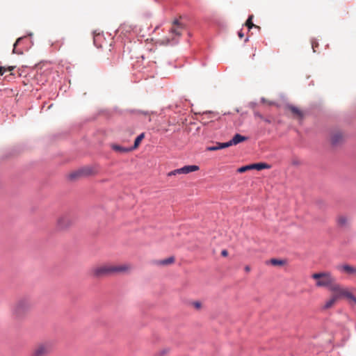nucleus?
Segmentation results:
<instances>
[{"label":"nucleus","instance_id":"obj_1","mask_svg":"<svg viewBox=\"0 0 356 356\" xmlns=\"http://www.w3.org/2000/svg\"><path fill=\"white\" fill-rule=\"evenodd\" d=\"M131 269L132 266L130 264H106L94 267L91 270V273L96 277H102L113 275L126 274L129 273Z\"/></svg>","mask_w":356,"mask_h":356},{"label":"nucleus","instance_id":"obj_2","mask_svg":"<svg viewBox=\"0 0 356 356\" xmlns=\"http://www.w3.org/2000/svg\"><path fill=\"white\" fill-rule=\"evenodd\" d=\"M32 308L31 299L23 297L18 299L12 306L11 314L15 319L24 318Z\"/></svg>","mask_w":356,"mask_h":356},{"label":"nucleus","instance_id":"obj_3","mask_svg":"<svg viewBox=\"0 0 356 356\" xmlns=\"http://www.w3.org/2000/svg\"><path fill=\"white\" fill-rule=\"evenodd\" d=\"M312 278L316 280V286L330 288L336 280L331 273L327 271L316 273L312 275Z\"/></svg>","mask_w":356,"mask_h":356},{"label":"nucleus","instance_id":"obj_4","mask_svg":"<svg viewBox=\"0 0 356 356\" xmlns=\"http://www.w3.org/2000/svg\"><path fill=\"white\" fill-rule=\"evenodd\" d=\"M332 293L331 296L339 300L341 298H346L351 300L356 304V297L354 296L347 289L343 288L336 280L328 289Z\"/></svg>","mask_w":356,"mask_h":356},{"label":"nucleus","instance_id":"obj_5","mask_svg":"<svg viewBox=\"0 0 356 356\" xmlns=\"http://www.w3.org/2000/svg\"><path fill=\"white\" fill-rule=\"evenodd\" d=\"M76 222L75 216L70 213L60 215L56 222V229L58 231H65L70 229Z\"/></svg>","mask_w":356,"mask_h":356},{"label":"nucleus","instance_id":"obj_6","mask_svg":"<svg viewBox=\"0 0 356 356\" xmlns=\"http://www.w3.org/2000/svg\"><path fill=\"white\" fill-rule=\"evenodd\" d=\"M52 350L53 345L51 342L43 341L35 346L31 356H48Z\"/></svg>","mask_w":356,"mask_h":356},{"label":"nucleus","instance_id":"obj_7","mask_svg":"<svg viewBox=\"0 0 356 356\" xmlns=\"http://www.w3.org/2000/svg\"><path fill=\"white\" fill-rule=\"evenodd\" d=\"M97 172V170L96 168L92 166H86L71 172L69 175V178L71 180H75L83 177L95 175Z\"/></svg>","mask_w":356,"mask_h":356},{"label":"nucleus","instance_id":"obj_8","mask_svg":"<svg viewBox=\"0 0 356 356\" xmlns=\"http://www.w3.org/2000/svg\"><path fill=\"white\" fill-rule=\"evenodd\" d=\"M335 268L342 274L356 277V266L348 264H341L337 265Z\"/></svg>","mask_w":356,"mask_h":356},{"label":"nucleus","instance_id":"obj_9","mask_svg":"<svg viewBox=\"0 0 356 356\" xmlns=\"http://www.w3.org/2000/svg\"><path fill=\"white\" fill-rule=\"evenodd\" d=\"M200 169L196 165H185L181 168L176 169L168 173V176H174L179 174H188L190 172L197 171Z\"/></svg>","mask_w":356,"mask_h":356},{"label":"nucleus","instance_id":"obj_10","mask_svg":"<svg viewBox=\"0 0 356 356\" xmlns=\"http://www.w3.org/2000/svg\"><path fill=\"white\" fill-rule=\"evenodd\" d=\"M343 140V135L339 131H333L330 136V140L333 145L340 144Z\"/></svg>","mask_w":356,"mask_h":356},{"label":"nucleus","instance_id":"obj_11","mask_svg":"<svg viewBox=\"0 0 356 356\" xmlns=\"http://www.w3.org/2000/svg\"><path fill=\"white\" fill-rule=\"evenodd\" d=\"M350 218L345 215H339L337 217V225L341 228L348 227L350 225Z\"/></svg>","mask_w":356,"mask_h":356},{"label":"nucleus","instance_id":"obj_12","mask_svg":"<svg viewBox=\"0 0 356 356\" xmlns=\"http://www.w3.org/2000/svg\"><path fill=\"white\" fill-rule=\"evenodd\" d=\"M142 59H147L149 62H152L153 63H156V60L158 58L157 54H155V51L152 49H149L145 54L141 56Z\"/></svg>","mask_w":356,"mask_h":356},{"label":"nucleus","instance_id":"obj_13","mask_svg":"<svg viewBox=\"0 0 356 356\" xmlns=\"http://www.w3.org/2000/svg\"><path fill=\"white\" fill-rule=\"evenodd\" d=\"M287 108L289 111L291 112V113L295 118L301 119L303 117L302 111L300 110L298 107L293 105H289L287 106Z\"/></svg>","mask_w":356,"mask_h":356},{"label":"nucleus","instance_id":"obj_14","mask_svg":"<svg viewBox=\"0 0 356 356\" xmlns=\"http://www.w3.org/2000/svg\"><path fill=\"white\" fill-rule=\"evenodd\" d=\"M183 29L182 25L179 22L177 19L173 22V26L171 29L170 32L176 35H180Z\"/></svg>","mask_w":356,"mask_h":356},{"label":"nucleus","instance_id":"obj_15","mask_svg":"<svg viewBox=\"0 0 356 356\" xmlns=\"http://www.w3.org/2000/svg\"><path fill=\"white\" fill-rule=\"evenodd\" d=\"M247 139V137L236 134L234 135L233 138L230 140V142L232 143V145H236L241 142L245 141Z\"/></svg>","mask_w":356,"mask_h":356},{"label":"nucleus","instance_id":"obj_16","mask_svg":"<svg viewBox=\"0 0 356 356\" xmlns=\"http://www.w3.org/2000/svg\"><path fill=\"white\" fill-rule=\"evenodd\" d=\"M338 300V299L331 296L330 298L325 302L323 309H327L332 307Z\"/></svg>","mask_w":356,"mask_h":356},{"label":"nucleus","instance_id":"obj_17","mask_svg":"<svg viewBox=\"0 0 356 356\" xmlns=\"http://www.w3.org/2000/svg\"><path fill=\"white\" fill-rule=\"evenodd\" d=\"M269 263L273 266H282L286 264V261L285 259H271Z\"/></svg>","mask_w":356,"mask_h":356},{"label":"nucleus","instance_id":"obj_18","mask_svg":"<svg viewBox=\"0 0 356 356\" xmlns=\"http://www.w3.org/2000/svg\"><path fill=\"white\" fill-rule=\"evenodd\" d=\"M252 170L254 169V170H261L263 169H268L270 168L269 165L264 163H254V164H252Z\"/></svg>","mask_w":356,"mask_h":356},{"label":"nucleus","instance_id":"obj_19","mask_svg":"<svg viewBox=\"0 0 356 356\" xmlns=\"http://www.w3.org/2000/svg\"><path fill=\"white\" fill-rule=\"evenodd\" d=\"M112 148H113V149H114L116 152H122V153L129 152L132 150L131 148H126V147H123L120 145H113L112 146Z\"/></svg>","mask_w":356,"mask_h":356},{"label":"nucleus","instance_id":"obj_20","mask_svg":"<svg viewBox=\"0 0 356 356\" xmlns=\"http://www.w3.org/2000/svg\"><path fill=\"white\" fill-rule=\"evenodd\" d=\"M144 137H145V134H144V133H142L141 134H140V135H139V136L136 138V140H135V141H134V146H133L132 147H131L132 150H133V149H136V148L139 146V145H140V143L141 140L144 138Z\"/></svg>","mask_w":356,"mask_h":356},{"label":"nucleus","instance_id":"obj_21","mask_svg":"<svg viewBox=\"0 0 356 356\" xmlns=\"http://www.w3.org/2000/svg\"><path fill=\"white\" fill-rule=\"evenodd\" d=\"M252 19H253V15H250L245 22V26H248V28L249 29H252V27H256V28H258L259 29V26H257L256 25H254L253 23H252Z\"/></svg>","mask_w":356,"mask_h":356},{"label":"nucleus","instance_id":"obj_22","mask_svg":"<svg viewBox=\"0 0 356 356\" xmlns=\"http://www.w3.org/2000/svg\"><path fill=\"white\" fill-rule=\"evenodd\" d=\"M174 261H175V258L173 257H170L168 259L160 261L159 264L163 266H167V265L174 263Z\"/></svg>","mask_w":356,"mask_h":356},{"label":"nucleus","instance_id":"obj_23","mask_svg":"<svg viewBox=\"0 0 356 356\" xmlns=\"http://www.w3.org/2000/svg\"><path fill=\"white\" fill-rule=\"evenodd\" d=\"M252 170V164L248 165H245V166H242V167L239 168L238 169V172H240V173H243V172H246L247 170Z\"/></svg>","mask_w":356,"mask_h":356},{"label":"nucleus","instance_id":"obj_24","mask_svg":"<svg viewBox=\"0 0 356 356\" xmlns=\"http://www.w3.org/2000/svg\"><path fill=\"white\" fill-rule=\"evenodd\" d=\"M220 149L219 143H217L216 145L213 146H209L207 147V150L208 151H216Z\"/></svg>","mask_w":356,"mask_h":356},{"label":"nucleus","instance_id":"obj_25","mask_svg":"<svg viewBox=\"0 0 356 356\" xmlns=\"http://www.w3.org/2000/svg\"><path fill=\"white\" fill-rule=\"evenodd\" d=\"M219 145H220V147L221 149L229 147L232 146V143L229 140L227 143H219Z\"/></svg>","mask_w":356,"mask_h":356},{"label":"nucleus","instance_id":"obj_26","mask_svg":"<svg viewBox=\"0 0 356 356\" xmlns=\"http://www.w3.org/2000/svg\"><path fill=\"white\" fill-rule=\"evenodd\" d=\"M192 305L194 308H195L196 309H201L202 307V304L199 301H196V302H192Z\"/></svg>","mask_w":356,"mask_h":356},{"label":"nucleus","instance_id":"obj_27","mask_svg":"<svg viewBox=\"0 0 356 356\" xmlns=\"http://www.w3.org/2000/svg\"><path fill=\"white\" fill-rule=\"evenodd\" d=\"M312 46L314 52H316V49L318 47V42H316V41H312Z\"/></svg>","mask_w":356,"mask_h":356},{"label":"nucleus","instance_id":"obj_28","mask_svg":"<svg viewBox=\"0 0 356 356\" xmlns=\"http://www.w3.org/2000/svg\"><path fill=\"white\" fill-rule=\"evenodd\" d=\"M6 72V67L0 65V75H3Z\"/></svg>","mask_w":356,"mask_h":356},{"label":"nucleus","instance_id":"obj_29","mask_svg":"<svg viewBox=\"0 0 356 356\" xmlns=\"http://www.w3.org/2000/svg\"><path fill=\"white\" fill-rule=\"evenodd\" d=\"M254 115H255L256 117L259 118H260V119H261V120H264V116H263L261 114H260L259 113H258V112H255V113H254Z\"/></svg>","mask_w":356,"mask_h":356},{"label":"nucleus","instance_id":"obj_30","mask_svg":"<svg viewBox=\"0 0 356 356\" xmlns=\"http://www.w3.org/2000/svg\"><path fill=\"white\" fill-rule=\"evenodd\" d=\"M221 255L223 257H227L228 255V252L226 250H223L221 252Z\"/></svg>","mask_w":356,"mask_h":356},{"label":"nucleus","instance_id":"obj_31","mask_svg":"<svg viewBox=\"0 0 356 356\" xmlns=\"http://www.w3.org/2000/svg\"><path fill=\"white\" fill-rule=\"evenodd\" d=\"M21 40H22V38H19L16 40L15 43L14 44V49H13V52H15V47H16V46L17 45L18 42H19Z\"/></svg>","mask_w":356,"mask_h":356},{"label":"nucleus","instance_id":"obj_32","mask_svg":"<svg viewBox=\"0 0 356 356\" xmlns=\"http://www.w3.org/2000/svg\"><path fill=\"white\" fill-rule=\"evenodd\" d=\"M15 66H10V67H8L7 68L6 67V71L11 72V71H13L15 69Z\"/></svg>","mask_w":356,"mask_h":356},{"label":"nucleus","instance_id":"obj_33","mask_svg":"<svg viewBox=\"0 0 356 356\" xmlns=\"http://www.w3.org/2000/svg\"><path fill=\"white\" fill-rule=\"evenodd\" d=\"M245 270L246 272H250V267L249 266H246L245 267Z\"/></svg>","mask_w":356,"mask_h":356},{"label":"nucleus","instance_id":"obj_34","mask_svg":"<svg viewBox=\"0 0 356 356\" xmlns=\"http://www.w3.org/2000/svg\"><path fill=\"white\" fill-rule=\"evenodd\" d=\"M238 37L240 38H242L243 37V33L241 31L238 32Z\"/></svg>","mask_w":356,"mask_h":356},{"label":"nucleus","instance_id":"obj_35","mask_svg":"<svg viewBox=\"0 0 356 356\" xmlns=\"http://www.w3.org/2000/svg\"><path fill=\"white\" fill-rule=\"evenodd\" d=\"M168 351H169V350L165 349V350H163L162 353H163V354H166L168 353Z\"/></svg>","mask_w":356,"mask_h":356},{"label":"nucleus","instance_id":"obj_36","mask_svg":"<svg viewBox=\"0 0 356 356\" xmlns=\"http://www.w3.org/2000/svg\"><path fill=\"white\" fill-rule=\"evenodd\" d=\"M264 120L265 122H268V123H270V121L269 120H267V119H264Z\"/></svg>","mask_w":356,"mask_h":356}]
</instances>
